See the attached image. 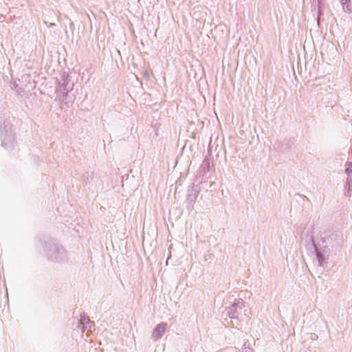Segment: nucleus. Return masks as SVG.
I'll list each match as a JSON object with an SVG mask.
<instances>
[{
	"mask_svg": "<svg viewBox=\"0 0 352 352\" xmlns=\"http://www.w3.org/2000/svg\"><path fill=\"white\" fill-rule=\"evenodd\" d=\"M69 74L67 72H63L60 79L58 80L55 91L57 98L60 102H64L69 107L73 102L72 100L67 101L69 92L73 89L74 84L69 83Z\"/></svg>",
	"mask_w": 352,
	"mask_h": 352,
	"instance_id": "obj_1",
	"label": "nucleus"
},
{
	"mask_svg": "<svg viewBox=\"0 0 352 352\" xmlns=\"http://www.w3.org/2000/svg\"><path fill=\"white\" fill-rule=\"evenodd\" d=\"M0 140L1 146L8 150L12 149L16 144L13 125L4 121L0 126Z\"/></svg>",
	"mask_w": 352,
	"mask_h": 352,
	"instance_id": "obj_2",
	"label": "nucleus"
},
{
	"mask_svg": "<svg viewBox=\"0 0 352 352\" xmlns=\"http://www.w3.org/2000/svg\"><path fill=\"white\" fill-rule=\"evenodd\" d=\"M198 195H199L198 187L192 184V186H189L187 190L186 198V202L187 203V204L192 205L195 202V201L198 197Z\"/></svg>",
	"mask_w": 352,
	"mask_h": 352,
	"instance_id": "obj_3",
	"label": "nucleus"
},
{
	"mask_svg": "<svg viewBox=\"0 0 352 352\" xmlns=\"http://www.w3.org/2000/svg\"><path fill=\"white\" fill-rule=\"evenodd\" d=\"M200 168L201 170L203 172L204 175H206L207 172H209L210 170L214 171V164L210 154L205 157L204 160L202 162Z\"/></svg>",
	"mask_w": 352,
	"mask_h": 352,
	"instance_id": "obj_4",
	"label": "nucleus"
},
{
	"mask_svg": "<svg viewBox=\"0 0 352 352\" xmlns=\"http://www.w3.org/2000/svg\"><path fill=\"white\" fill-rule=\"evenodd\" d=\"M312 3V7H314V10L317 9L318 14V24H319V17L321 15V6H322V0H311Z\"/></svg>",
	"mask_w": 352,
	"mask_h": 352,
	"instance_id": "obj_5",
	"label": "nucleus"
},
{
	"mask_svg": "<svg viewBox=\"0 0 352 352\" xmlns=\"http://www.w3.org/2000/svg\"><path fill=\"white\" fill-rule=\"evenodd\" d=\"M344 188V195L346 197H351L352 192V179H346Z\"/></svg>",
	"mask_w": 352,
	"mask_h": 352,
	"instance_id": "obj_6",
	"label": "nucleus"
},
{
	"mask_svg": "<svg viewBox=\"0 0 352 352\" xmlns=\"http://www.w3.org/2000/svg\"><path fill=\"white\" fill-rule=\"evenodd\" d=\"M94 176V173L92 171H87L82 175V182L85 184H90V182L93 180Z\"/></svg>",
	"mask_w": 352,
	"mask_h": 352,
	"instance_id": "obj_7",
	"label": "nucleus"
},
{
	"mask_svg": "<svg viewBox=\"0 0 352 352\" xmlns=\"http://www.w3.org/2000/svg\"><path fill=\"white\" fill-rule=\"evenodd\" d=\"M340 1L342 6V9L345 12L351 13L352 12L351 6V0H340Z\"/></svg>",
	"mask_w": 352,
	"mask_h": 352,
	"instance_id": "obj_8",
	"label": "nucleus"
},
{
	"mask_svg": "<svg viewBox=\"0 0 352 352\" xmlns=\"http://www.w3.org/2000/svg\"><path fill=\"white\" fill-rule=\"evenodd\" d=\"M345 173L347 175L346 179H352V162H346Z\"/></svg>",
	"mask_w": 352,
	"mask_h": 352,
	"instance_id": "obj_9",
	"label": "nucleus"
},
{
	"mask_svg": "<svg viewBox=\"0 0 352 352\" xmlns=\"http://www.w3.org/2000/svg\"><path fill=\"white\" fill-rule=\"evenodd\" d=\"M164 329H165V327L164 325H162V324H160L157 327V328L155 329V333L157 331H164Z\"/></svg>",
	"mask_w": 352,
	"mask_h": 352,
	"instance_id": "obj_10",
	"label": "nucleus"
},
{
	"mask_svg": "<svg viewBox=\"0 0 352 352\" xmlns=\"http://www.w3.org/2000/svg\"><path fill=\"white\" fill-rule=\"evenodd\" d=\"M55 25H56V24H55V23H50L49 24V25H48V26H49V28H53V27H54Z\"/></svg>",
	"mask_w": 352,
	"mask_h": 352,
	"instance_id": "obj_11",
	"label": "nucleus"
}]
</instances>
